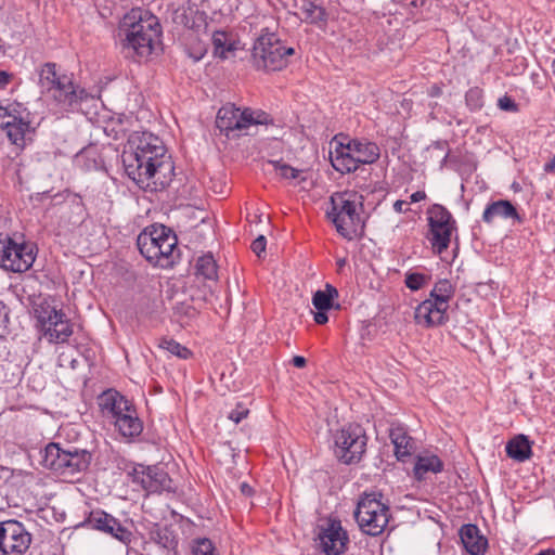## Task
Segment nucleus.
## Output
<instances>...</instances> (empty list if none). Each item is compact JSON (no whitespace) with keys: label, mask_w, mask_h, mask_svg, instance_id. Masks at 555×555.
<instances>
[{"label":"nucleus","mask_w":555,"mask_h":555,"mask_svg":"<svg viewBox=\"0 0 555 555\" xmlns=\"http://www.w3.org/2000/svg\"><path fill=\"white\" fill-rule=\"evenodd\" d=\"M127 176L141 189L156 191L167 183L166 172L173 166L166 159L163 141L151 132L129 134L121 155Z\"/></svg>","instance_id":"nucleus-1"},{"label":"nucleus","mask_w":555,"mask_h":555,"mask_svg":"<svg viewBox=\"0 0 555 555\" xmlns=\"http://www.w3.org/2000/svg\"><path fill=\"white\" fill-rule=\"evenodd\" d=\"M119 36L127 56L147 57L159 42L162 27L154 14L137 8L120 21Z\"/></svg>","instance_id":"nucleus-2"},{"label":"nucleus","mask_w":555,"mask_h":555,"mask_svg":"<svg viewBox=\"0 0 555 555\" xmlns=\"http://www.w3.org/2000/svg\"><path fill=\"white\" fill-rule=\"evenodd\" d=\"M140 254L152 264L170 268L179 258L178 238L164 224L146 227L137 237Z\"/></svg>","instance_id":"nucleus-3"},{"label":"nucleus","mask_w":555,"mask_h":555,"mask_svg":"<svg viewBox=\"0 0 555 555\" xmlns=\"http://www.w3.org/2000/svg\"><path fill=\"white\" fill-rule=\"evenodd\" d=\"M38 76L39 86L64 109H75L88 98L87 91L75 85L73 75L61 73L53 62L44 63Z\"/></svg>","instance_id":"nucleus-4"},{"label":"nucleus","mask_w":555,"mask_h":555,"mask_svg":"<svg viewBox=\"0 0 555 555\" xmlns=\"http://www.w3.org/2000/svg\"><path fill=\"white\" fill-rule=\"evenodd\" d=\"M41 465L62 478H75L86 473L92 462V453L73 446L50 442L40 451Z\"/></svg>","instance_id":"nucleus-5"},{"label":"nucleus","mask_w":555,"mask_h":555,"mask_svg":"<svg viewBox=\"0 0 555 555\" xmlns=\"http://www.w3.org/2000/svg\"><path fill=\"white\" fill-rule=\"evenodd\" d=\"M455 288L451 281L439 280L433 287L429 298L423 300L415 309V322L425 327L438 326L449 320V301L453 298Z\"/></svg>","instance_id":"nucleus-6"},{"label":"nucleus","mask_w":555,"mask_h":555,"mask_svg":"<svg viewBox=\"0 0 555 555\" xmlns=\"http://www.w3.org/2000/svg\"><path fill=\"white\" fill-rule=\"evenodd\" d=\"M382 499L380 492L371 491L364 492L358 501L354 517L365 534L377 537L389 522V506Z\"/></svg>","instance_id":"nucleus-7"},{"label":"nucleus","mask_w":555,"mask_h":555,"mask_svg":"<svg viewBox=\"0 0 555 555\" xmlns=\"http://www.w3.org/2000/svg\"><path fill=\"white\" fill-rule=\"evenodd\" d=\"M331 206V209L326 212L327 218L344 238L352 241L363 234L364 222L357 211V203L347 197L346 193L332 195Z\"/></svg>","instance_id":"nucleus-8"},{"label":"nucleus","mask_w":555,"mask_h":555,"mask_svg":"<svg viewBox=\"0 0 555 555\" xmlns=\"http://www.w3.org/2000/svg\"><path fill=\"white\" fill-rule=\"evenodd\" d=\"M294 53V49L283 46L274 33H266L256 39L251 57L257 69L281 70L287 65V57Z\"/></svg>","instance_id":"nucleus-9"},{"label":"nucleus","mask_w":555,"mask_h":555,"mask_svg":"<svg viewBox=\"0 0 555 555\" xmlns=\"http://www.w3.org/2000/svg\"><path fill=\"white\" fill-rule=\"evenodd\" d=\"M367 436L359 425H349L334 434V454L344 464L359 463L366 451Z\"/></svg>","instance_id":"nucleus-10"},{"label":"nucleus","mask_w":555,"mask_h":555,"mask_svg":"<svg viewBox=\"0 0 555 555\" xmlns=\"http://www.w3.org/2000/svg\"><path fill=\"white\" fill-rule=\"evenodd\" d=\"M427 238L434 253L441 255L449 248L452 233L456 230V221L451 212L440 204H434L427 210Z\"/></svg>","instance_id":"nucleus-11"},{"label":"nucleus","mask_w":555,"mask_h":555,"mask_svg":"<svg viewBox=\"0 0 555 555\" xmlns=\"http://www.w3.org/2000/svg\"><path fill=\"white\" fill-rule=\"evenodd\" d=\"M37 248L30 243H16L9 235H0V266L11 272H26L36 259Z\"/></svg>","instance_id":"nucleus-12"},{"label":"nucleus","mask_w":555,"mask_h":555,"mask_svg":"<svg viewBox=\"0 0 555 555\" xmlns=\"http://www.w3.org/2000/svg\"><path fill=\"white\" fill-rule=\"evenodd\" d=\"M35 314L50 343H65L72 336L73 326L61 310L49 304H40L35 309Z\"/></svg>","instance_id":"nucleus-13"},{"label":"nucleus","mask_w":555,"mask_h":555,"mask_svg":"<svg viewBox=\"0 0 555 555\" xmlns=\"http://www.w3.org/2000/svg\"><path fill=\"white\" fill-rule=\"evenodd\" d=\"M128 476L132 483L141 487L149 493L173 491V481L165 467L160 464H135L132 469L128 472Z\"/></svg>","instance_id":"nucleus-14"},{"label":"nucleus","mask_w":555,"mask_h":555,"mask_svg":"<svg viewBox=\"0 0 555 555\" xmlns=\"http://www.w3.org/2000/svg\"><path fill=\"white\" fill-rule=\"evenodd\" d=\"M21 108L20 104L0 106V128L7 132V137L14 145L22 149L27 142L33 141L35 128L22 115Z\"/></svg>","instance_id":"nucleus-15"},{"label":"nucleus","mask_w":555,"mask_h":555,"mask_svg":"<svg viewBox=\"0 0 555 555\" xmlns=\"http://www.w3.org/2000/svg\"><path fill=\"white\" fill-rule=\"evenodd\" d=\"M2 555H23L30 547L33 535L23 522L15 519L0 521Z\"/></svg>","instance_id":"nucleus-16"},{"label":"nucleus","mask_w":555,"mask_h":555,"mask_svg":"<svg viewBox=\"0 0 555 555\" xmlns=\"http://www.w3.org/2000/svg\"><path fill=\"white\" fill-rule=\"evenodd\" d=\"M80 526L99 530L124 543L130 541L131 532L117 518L100 508L91 511Z\"/></svg>","instance_id":"nucleus-17"},{"label":"nucleus","mask_w":555,"mask_h":555,"mask_svg":"<svg viewBox=\"0 0 555 555\" xmlns=\"http://www.w3.org/2000/svg\"><path fill=\"white\" fill-rule=\"evenodd\" d=\"M320 547L325 555H340L349 541L347 532L339 520H330L326 528L319 533Z\"/></svg>","instance_id":"nucleus-18"},{"label":"nucleus","mask_w":555,"mask_h":555,"mask_svg":"<svg viewBox=\"0 0 555 555\" xmlns=\"http://www.w3.org/2000/svg\"><path fill=\"white\" fill-rule=\"evenodd\" d=\"M339 296L338 291L332 284L326 283L324 289L317 291L312 296V305L315 308L313 320L317 324L323 325L327 323V311L331 309H339V305H335L334 300Z\"/></svg>","instance_id":"nucleus-19"},{"label":"nucleus","mask_w":555,"mask_h":555,"mask_svg":"<svg viewBox=\"0 0 555 555\" xmlns=\"http://www.w3.org/2000/svg\"><path fill=\"white\" fill-rule=\"evenodd\" d=\"M98 404L104 416L116 421L124 412H129L133 403L115 389L103 391L98 398Z\"/></svg>","instance_id":"nucleus-20"},{"label":"nucleus","mask_w":555,"mask_h":555,"mask_svg":"<svg viewBox=\"0 0 555 555\" xmlns=\"http://www.w3.org/2000/svg\"><path fill=\"white\" fill-rule=\"evenodd\" d=\"M247 121L245 109L241 111L234 104H227L218 111L216 126L221 132L229 135L231 131L246 129L245 122Z\"/></svg>","instance_id":"nucleus-21"},{"label":"nucleus","mask_w":555,"mask_h":555,"mask_svg":"<svg viewBox=\"0 0 555 555\" xmlns=\"http://www.w3.org/2000/svg\"><path fill=\"white\" fill-rule=\"evenodd\" d=\"M389 438L395 447V455L398 461L404 462L416 449L415 440L408 434L405 427L400 424H391Z\"/></svg>","instance_id":"nucleus-22"},{"label":"nucleus","mask_w":555,"mask_h":555,"mask_svg":"<svg viewBox=\"0 0 555 555\" xmlns=\"http://www.w3.org/2000/svg\"><path fill=\"white\" fill-rule=\"evenodd\" d=\"M460 539L467 553L470 555H483L488 540L480 534V530L476 525L467 524L460 529Z\"/></svg>","instance_id":"nucleus-23"},{"label":"nucleus","mask_w":555,"mask_h":555,"mask_svg":"<svg viewBox=\"0 0 555 555\" xmlns=\"http://www.w3.org/2000/svg\"><path fill=\"white\" fill-rule=\"evenodd\" d=\"M495 218L513 219L517 222H521V218L512 204L507 199H499L487 205L482 214V221L491 224Z\"/></svg>","instance_id":"nucleus-24"},{"label":"nucleus","mask_w":555,"mask_h":555,"mask_svg":"<svg viewBox=\"0 0 555 555\" xmlns=\"http://www.w3.org/2000/svg\"><path fill=\"white\" fill-rule=\"evenodd\" d=\"M347 150L351 151L360 165H371L380 156L379 146L366 140H351L347 143Z\"/></svg>","instance_id":"nucleus-25"},{"label":"nucleus","mask_w":555,"mask_h":555,"mask_svg":"<svg viewBox=\"0 0 555 555\" xmlns=\"http://www.w3.org/2000/svg\"><path fill=\"white\" fill-rule=\"evenodd\" d=\"M114 425L125 438L138 437L143 430V422L139 418L134 404L129 406V412H124L117 417Z\"/></svg>","instance_id":"nucleus-26"},{"label":"nucleus","mask_w":555,"mask_h":555,"mask_svg":"<svg viewBox=\"0 0 555 555\" xmlns=\"http://www.w3.org/2000/svg\"><path fill=\"white\" fill-rule=\"evenodd\" d=\"M331 164L333 168L340 173L354 172L360 164L357 162L354 154L347 150V144H339L331 152Z\"/></svg>","instance_id":"nucleus-27"},{"label":"nucleus","mask_w":555,"mask_h":555,"mask_svg":"<svg viewBox=\"0 0 555 555\" xmlns=\"http://www.w3.org/2000/svg\"><path fill=\"white\" fill-rule=\"evenodd\" d=\"M443 470V462L435 454L417 455L413 467L414 478L418 481L425 479L426 474H438Z\"/></svg>","instance_id":"nucleus-28"},{"label":"nucleus","mask_w":555,"mask_h":555,"mask_svg":"<svg viewBox=\"0 0 555 555\" xmlns=\"http://www.w3.org/2000/svg\"><path fill=\"white\" fill-rule=\"evenodd\" d=\"M532 442L525 435H517L505 447L506 454L517 461L525 462L532 455Z\"/></svg>","instance_id":"nucleus-29"},{"label":"nucleus","mask_w":555,"mask_h":555,"mask_svg":"<svg viewBox=\"0 0 555 555\" xmlns=\"http://www.w3.org/2000/svg\"><path fill=\"white\" fill-rule=\"evenodd\" d=\"M299 10L301 21L308 24H325L327 21V12L318 0H301Z\"/></svg>","instance_id":"nucleus-30"},{"label":"nucleus","mask_w":555,"mask_h":555,"mask_svg":"<svg viewBox=\"0 0 555 555\" xmlns=\"http://www.w3.org/2000/svg\"><path fill=\"white\" fill-rule=\"evenodd\" d=\"M195 275L208 281H216L218 279V266L211 254H206L197 258Z\"/></svg>","instance_id":"nucleus-31"},{"label":"nucleus","mask_w":555,"mask_h":555,"mask_svg":"<svg viewBox=\"0 0 555 555\" xmlns=\"http://www.w3.org/2000/svg\"><path fill=\"white\" fill-rule=\"evenodd\" d=\"M212 44L215 49V55L221 59H227L228 53L235 50L234 43L229 42L227 33L222 30H217L214 33Z\"/></svg>","instance_id":"nucleus-32"},{"label":"nucleus","mask_w":555,"mask_h":555,"mask_svg":"<svg viewBox=\"0 0 555 555\" xmlns=\"http://www.w3.org/2000/svg\"><path fill=\"white\" fill-rule=\"evenodd\" d=\"M155 541L168 551H175L179 544L177 534L168 527L160 528L155 532Z\"/></svg>","instance_id":"nucleus-33"},{"label":"nucleus","mask_w":555,"mask_h":555,"mask_svg":"<svg viewBox=\"0 0 555 555\" xmlns=\"http://www.w3.org/2000/svg\"><path fill=\"white\" fill-rule=\"evenodd\" d=\"M158 346L159 348L183 360L189 359L192 354L189 348L172 338H162Z\"/></svg>","instance_id":"nucleus-34"},{"label":"nucleus","mask_w":555,"mask_h":555,"mask_svg":"<svg viewBox=\"0 0 555 555\" xmlns=\"http://www.w3.org/2000/svg\"><path fill=\"white\" fill-rule=\"evenodd\" d=\"M192 555H216V547L208 538H197L192 541Z\"/></svg>","instance_id":"nucleus-35"},{"label":"nucleus","mask_w":555,"mask_h":555,"mask_svg":"<svg viewBox=\"0 0 555 555\" xmlns=\"http://www.w3.org/2000/svg\"><path fill=\"white\" fill-rule=\"evenodd\" d=\"M465 102L473 112L481 109L483 107V91L478 87L470 88L465 94Z\"/></svg>","instance_id":"nucleus-36"},{"label":"nucleus","mask_w":555,"mask_h":555,"mask_svg":"<svg viewBox=\"0 0 555 555\" xmlns=\"http://www.w3.org/2000/svg\"><path fill=\"white\" fill-rule=\"evenodd\" d=\"M245 116L247 117L246 129L251 125H268L272 122L270 115L263 111H251L245 109Z\"/></svg>","instance_id":"nucleus-37"},{"label":"nucleus","mask_w":555,"mask_h":555,"mask_svg":"<svg viewBox=\"0 0 555 555\" xmlns=\"http://www.w3.org/2000/svg\"><path fill=\"white\" fill-rule=\"evenodd\" d=\"M269 163L282 178L294 180L299 177L300 170L283 163L282 160H270Z\"/></svg>","instance_id":"nucleus-38"},{"label":"nucleus","mask_w":555,"mask_h":555,"mask_svg":"<svg viewBox=\"0 0 555 555\" xmlns=\"http://www.w3.org/2000/svg\"><path fill=\"white\" fill-rule=\"evenodd\" d=\"M428 279L429 278L423 273L408 272L405 274V285L411 291H418L422 287H424V285L427 283Z\"/></svg>","instance_id":"nucleus-39"},{"label":"nucleus","mask_w":555,"mask_h":555,"mask_svg":"<svg viewBox=\"0 0 555 555\" xmlns=\"http://www.w3.org/2000/svg\"><path fill=\"white\" fill-rule=\"evenodd\" d=\"M248 413L249 410L242 402H238L235 409L229 413L228 417L235 424H238L241 421L247 417Z\"/></svg>","instance_id":"nucleus-40"},{"label":"nucleus","mask_w":555,"mask_h":555,"mask_svg":"<svg viewBox=\"0 0 555 555\" xmlns=\"http://www.w3.org/2000/svg\"><path fill=\"white\" fill-rule=\"evenodd\" d=\"M498 106L501 109L506 111V112H517L518 111L517 103L512 98H509L507 95H504L499 99Z\"/></svg>","instance_id":"nucleus-41"},{"label":"nucleus","mask_w":555,"mask_h":555,"mask_svg":"<svg viewBox=\"0 0 555 555\" xmlns=\"http://www.w3.org/2000/svg\"><path fill=\"white\" fill-rule=\"evenodd\" d=\"M267 245V238L263 235H259L251 243V250L258 256L261 257V254L264 253Z\"/></svg>","instance_id":"nucleus-42"},{"label":"nucleus","mask_w":555,"mask_h":555,"mask_svg":"<svg viewBox=\"0 0 555 555\" xmlns=\"http://www.w3.org/2000/svg\"><path fill=\"white\" fill-rule=\"evenodd\" d=\"M12 79V74L5 72V70H0V88L3 89L8 86V83L11 81Z\"/></svg>","instance_id":"nucleus-43"},{"label":"nucleus","mask_w":555,"mask_h":555,"mask_svg":"<svg viewBox=\"0 0 555 555\" xmlns=\"http://www.w3.org/2000/svg\"><path fill=\"white\" fill-rule=\"evenodd\" d=\"M292 363L295 367H298V369H302L306 366L307 364V360L301 357V356H295L293 359H292Z\"/></svg>","instance_id":"nucleus-44"},{"label":"nucleus","mask_w":555,"mask_h":555,"mask_svg":"<svg viewBox=\"0 0 555 555\" xmlns=\"http://www.w3.org/2000/svg\"><path fill=\"white\" fill-rule=\"evenodd\" d=\"M425 198H426V193L424 191H416L410 196V199L412 203H417Z\"/></svg>","instance_id":"nucleus-45"},{"label":"nucleus","mask_w":555,"mask_h":555,"mask_svg":"<svg viewBox=\"0 0 555 555\" xmlns=\"http://www.w3.org/2000/svg\"><path fill=\"white\" fill-rule=\"evenodd\" d=\"M543 170L547 173L555 171V155L547 163H545Z\"/></svg>","instance_id":"nucleus-46"},{"label":"nucleus","mask_w":555,"mask_h":555,"mask_svg":"<svg viewBox=\"0 0 555 555\" xmlns=\"http://www.w3.org/2000/svg\"><path fill=\"white\" fill-rule=\"evenodd\" d=\"M405 205H406V202L401 201V199H398V201H396V202L393 203V209H395V211H396V212H399V214L404 212V211H405V209H404L403 207H404Z\"/></svg>","instance_id":"nucleus-47"},{"label":"nucleus","mask_w":555,"mask_h":555,"mask_svg":"<svg viewBox=\"0 0 555 555\" xmlns=\"http://www.w3.org/2000/svg\"><path fill=\"white\" fill-rule=\"evenodd\" d=\"M442 93V90L440 87L434 85L430 87V89L428 90V94L433 98H437V96H440Z\"/></svg>","instance_id":"nucleus-48"},{"label":"nucleus","mask_w":555,"mask_h":555,"mask_svg":"<svg viewBox=\"0 0 555 555\" xmlns=\"http://www.w3.org/2000/svg\"><path fill=\"white\" fill-rule=\"evenodd\" d=\"M241 491L243 494H245L247 496L251 495L254 492L253 488L249 485H247L246 482H243L241 485Z\"/></svg>","instance_id":"nucleus-49"},{"label":"nucleus","mask_w":555,"mask_h":555,"mask_svg":"<svg viewBox=\"0 0 555 555\" xmlns=\"http://www.w3.org/2000/svg\"><path fill=\"white\" fill-rule=\"evenodd\" d=\"M537 555H555V550L547 548V550L539 552Z\"/></svg>","instance_id":"nucleus-50"},{"label":"nucleus","mask_w":555,"mask_h":555,"mask_svg":"<svg viewBox=\"0 0 555 555\" xmlns=\"http://www.w3.org/2000/svg\"><path fill=\"white\" fill-rule=\"evenodd\" d=\"M337 264H338L339 268H343L346 264V259H339L337 261Z\"/></svg>","instance_id":"nucleus-51"},{"label":"nucleus","mask_w":555,"mask_h":555,"mask_svg":"<svg viewBox=\"0 0 555 555\" xmlns=\"http://www.w3.org/2000/svg\"><path fill=\"white\" fill-rule=\"evenodd\" d=\"M551 70H552L553 75H555V59L551 63Z\"/></svg>","instance_id":"nucleus-52"}]
</instances>
